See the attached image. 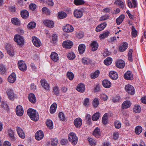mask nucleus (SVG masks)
I'll list each match as a JSON object with an SVG mask.
<instances>
[{
  "instance_id": "680f3d73",
  "label": "nucleus",
  "mask_w": 146,
  "mask_h": 146,
  "mask_svg": "<svg viewBox=\"0 0 146 146\" xmlns=\"http://www.w3.org/2000/svg\"><path fill=\"white\" fill-rule=\"evenodd\" d=\"M1 107L2 108L7 111H8L9 110V109L8 106L6 102H2L1 104Z\"/></svg>"
},
{
  "instance_id": "8fccbe9b",
  "label": "nucleus",
  "mask_w": 146,
  "mask_h": 146,
  "mask_svg": "<svg viewBox=\"0 0 146 146\" xmlns=\"http://www.w3.org/2000/svg\"><path fill=\"white\" fill-rule=\"evenodd\" d=\"M99 104V101L97 98L94 99L93 101V105L94 108H97Z\"/></svg>"
},
{
  "instance_id": "864d4df0",
  "label": "nucleus",
  "mask_w": 146,
  "mask_h": 146,
  "mask_svg": "<svg viewBox=\"0 0 146 146\" xmlns=\"http://www.w3.org/2000/svg\"><path fill=\"white\" fill-rule=\"evenodd\" d=\"M131 29L132 30L131 33V35H132L133 37H135L137 34V31L135 29L134 27L133 26H132Z\"/></svg>"
},
{
  "instance_id": "f3484780",
  "label": "nucleus",
  "mask_w": 146,
  "mask_h": 146,
  "mask_svg": "<svg viewBox=\"0 0 146 146\" xmlns=\"http://www.w3.org/2000/svg\"><path fill=\"white\" fill-rule=\"evenodd\" d=\"M74 123L76 127H80L82 125V119L80 118H76L74 120Z\"/></svg>"
},
{
  "instance_id": "f257e3e1",
  "label": "nucleus",
  "mask_w": 146,
  "mask_h": 146,
  "mask_svg": "<svg viewBox=\"0 0 146 146\" xmlns=\"http://www.w3.org/2000/svg\"><path fill=\"white\" fill-rule=\"evenodd\" d=\"M27 114L31 119L35 121L39 119V115L36 111L33 109H29L27 110Z\"/></svg>"
},
{
  "instance_id": "4be33fe9",
  "label": "nucleus",
  "mask_w": 146,
  "mask_h": 146,
  "mask_svg": "<svg viewBox=\"0 0 146 146\" xmlns=\"http://www.w3.org/2000/svg\"><path fill=\"white\" fill-rule=\"evenodd\" d=\"M93 135L97 138H99L101 135V131L99 128L97 127L95 128L93 132Z\"/></svg>"
},
{
  "instance_id": "f03ea898",
  "label": "nucleus",
  "mask_w": 146,
  "mask_h": 146,
  "mask_svg": "<svg viewBox=\"0 0 146 146\" xmlns=\"http://www.w3.org/2000/svg\"><path fill=\"white\" fill-rule=\"evenodd\" d=\"M14 40L16 42L17 45L21 46H22L25 43L23 37L18 35H15Z\"/></svg>"
},
{
  "instance_id": "2eb2a0df",
  "label": "nucleus",
  "mask_w": 146,
  "mask_h": 146,
  "mask_svg": "<svg viewBox=\"0 0 146 146\" xmlns=\"http://www.w3.org/2000/svg\"><path fill=\"white\" fill-rule=\"evenodd\" d=\"M44 24L46 27L50 28H52L54 27V22L50 20H44L43 22Z\"/></svg>"
},
{
  "instance_id": "bf43d9fd",
  "label": "nucleus",
  "mask_w": 146,
  "mask_h": 146,
  "mask_svg": "<svg viewBox=\"0 0 146 146\" xmlns=\"http://www.w3.org/2000/svg\"><path fill=\"white\" fill-rule=\"evenodd\" d=\"M6 72L5 68V66L2 64L0 65V72L2 74H4Z\"/></svg>"
},
{
  "instance_id": "774afa93",
  "label": "nucleus",
  "mask_w": 146,
  "mask_h": 146,
  "mask_svg": "<svg viewBox=\"0 0 146 146\" xmlns=\"http://www.w3.org/2000/svg\"><path fill=\"white\" fill-rule=\"evenodd\" d=\"M89 99L88 98H85L84 101V105L88 106L89 105Z\"/></svg>"
},
{
  "instance_id": "39448f33",
  "label": "nucleus",
  "mask_w": 146,
  "mask_h": 146,
  "mask_svg": "<svg viewBox=\"0 0 146 146\" xmlns=\"http://www.w3.org/2000/svg\"><path fill=\"white\" fill-rule=\"evenodd\" d=\"M18 65L19 69L21 70L25 71L26 70L27 66L24 61L22 60L19 61L18 62Z\"/></svg>"
},
{
  "instance_id": "9b49d317",
  "label": "nucleus",
  "mask_w": 146,
  "mask_h": 146,
  "mask_svg": "<svg viewBox=\"0 0 146 146\" xmlns=\"http://www.w3.org/2000/svg\"><path fill=\"white\" fill-rule=\"evenodd\" d=\"M44 136L43 132L42 131L39 130L35 133V136L36 140H40L43 138Z\"/></svg>"
},
{
  "instance_id": "09e8293b",
  "label": "nucleus",
  "mask_w": 146,
  "mask_h": 146,
  "mask_svg": "<svg viewBox=\"0 0 146 146\" xmlns=\"http://www.w3.org/2000/svg\"><path fill=\"white\" fill-rule=\"evenodd\" d=\"M74 3L76 5H80L84 4L85 2L83 0H74Z\"/></svg>"
},
{
  "instance_id": "49530a36",
  "label": "nucleus",
  "mask_w": 146,
  "mask_h": 146,
  "mask_svg": "<svg viewBox=\"0 0 146 146\" xmlns=\"http://www.w3.org/2000/svg\"><path fill=\"white\" fill-rule=\"evenodd\" d=\"M112 62V59L110 57H108L104 61V63L106 65H110Z\"/></svg>"
},
{
  "instance_id": "e433bc0d",
  "label": "nucleus",
  "mask_w": 146,
  "mask_h": 146,
  "mask_svg": "<svg viewBox=\"0 0 146 146\" xmlns=\"http://www.w3.org/2000/svg\"><path fill=\"white\" fill-rule=\"evenodd\" d=\"M46 124L49 129H51L53 128V123L51 120L48 119L46 122Z\"/></svg>"
},
{
  "instance_id": "6ab92c4d",
  "label": "nucleus",
  "mask_w": 146,
  "mask_h": 146,
  "mask_svg": "<svg viewBox=\"0 0 146 146\" xmlns=\"http://www.w3.org/2000/svg\"><path fill=\"white\" fill-rule=\"evenodd\" d=\"M41 85L42 87L46 90H48L50 87L48 84L45 80H41L40 81Z\"/></svg>"
},
{
  "instance_id": "5fc2aeb1",
  "label": "nucleus",
  "mask_w": 146,
  "mask_h": 146,
  "mask_svg": "<svg viewBox=\"0 0 146 146\" xmlns=\"http://www.w3.org/2000/svg\"><path fill=\"white\" fill-rule=\"evenodd\" d=\"M141 107L138 105L135 106L133 108V111L135 113H139L141 111Z\"/></svg>"
},
{
  "instance_id": "69168bd1",
  "label": "nucleus",
  "mask_w": 146,
  "mask_h": 146,
  "mask_svg": "<svg viewBox=\"0 0 146 146\" xmlns=\"http://www.w3.org/2000/svg\"><path fill=\"white\" fill-rule=\"evenodd\" d=\"M58 143V139L57 138H55L52 140L51 145L52 146H56Z\"/></svg>"
},
{
  "instance_id": "58836bf2",
  "label": "nucleus",
  "mask_w": 146,
  "mask_h": 146,
  "mask_svg": "<svg viewBox=\"0 0 146 146\" xmlns=\"http://www.w3.org/2000/svg\"><path fill=\"white\" fill-rule=\"evenodd\" d=\"M100 116V113L99 112H97L95 113L92 116V120L94 121H97L99 118Z\"/></svg>"
},
{
  "instance_id": "473e14b6",
  "label": "nucleus",
  "mask_w": 146,
  "mask_h": 146,
  "mask_svg": "<svg viewBox=\"0 0 146 146\" xmlns=\"http://www.w3.org/2000/svg\"><path fill=\"white\" fill-rule=\"evenodd\" d=\"M128 44L126 42L123 43V44L119 47V50L121 52L125 51L127 48Z\"/></svg>"
},
{
  "instance_id": "b1692460",
  "label": "nucleus",
  "mask_w": 146,
  "mask_h": 146,
  "mask_svg": "<svg viewBox=\"0 0 146 146\" xmlns=\"http://www.w3.org/2000/svg\"><path fill=\"white\" fill-rule=\"evenodd\" d=\"M16 79V77L15 74L13 73H12L9 77L8 80L11 83H13L15 82Z\"/></svg>"
},
{
  "instance_id": "0e129e2a",
  "label": "nucleus",
  "mask_w": 146,
  "mask_h": 146,
  "mask_svg": "<svg viewBox=\"0 0 146 146\" xmlns=\"http://www.w3.org/2000/svg\"><path fill=\"white\" fill-rule=\"evenodd\" d=\"M59 117L61 120L62 121H64L66 119L64 114L62 112L59 113Z\"/></svg>"
},
{
  "instance_id": "a211bd4d",
  "label": "nucleus",
  "mask_w": 146,
  "mask_h": 146,
  "mask_svg": "<svg viewBox=\"0 0 146 146\" xmlns=\"http://www.w3.org/2000/svg\"><path fill=\"white\" fill-rule=\"evenodd\" d=\"M106 23H101L96 27V31L99 32L102 31L106 27Z\"/></svg>"
},
{
  "instance_id": "0eeeda50",
  "label": "nucleus",
  "mask_w": 146,
  "mask_h": 146,
  "mask_svg": "<svg viewBox=\"0 0 146 146\" xmlns=\"http://www.w3.org/2000/svg\"><path fill=\"white\" fill-rule=\"evenodd\" d=\"M32 41L34 45L36 47H39L41 45L40 40L35 36L32 37Z\"/></svg>"
},
{
  "instance_id": "a878e982",
  "label": "nucleus",
  "mask_w": 146,
  "mask_h": 146,
  "mask_svg": "<svg viewBox=\"0 0 146 146\" xmlns=\"http://www.w3.org/2000/svg\"><path fill=\"white\" fill-rule=\"evenodd\" d=\"M50 58L53 61L56 62L59 60L58 54L55 52H52L50 55Z\"/></svg>"
},
{
  "instance_id": "3c124183",
  "label": "nucleus",
  "mask_w": 146,
  "mask_h": 146,
  "mask_svg": "<svg viewBox=\"0 0 146 146\" xmlns=\"http://www.w3.org/2000/svg\"><path fill=\"white\" fill-rule=\"evenodd\" d=\"M36 24L34 22H31L29 23L27 25L28 28L30 29L34 28L36 26Z\"/></svg>"
},
{
  "instance_id": "bb28decb",
  "label": "nucleus",
  "mask_w": 146,
  "mask_h": 146,
  "mask_svg": "<svg viewBox=\"0 0 146 146\" xmlns=\"http://www.w3.org/2000/svg\"><path fill=\"white\" fill-rule=\"evenodd\" d=\"M102 84L103 86L105 88H110L111 85V82L107 80H104L102 82Z\"/></svg>"
},
{
  "instance_id": "72a5a7b5",
  "label": "nucleus",
  "mask_w": 146,
  "mask_h": 146,
  "mask_svg": "<svg viewBox=\"0 0 146 146\" xmlns=\"http://www.w3.org/2000/svg\"><path fill=\"white\" fill-rule=\"evenodd\" d=\"M82 62L84 64L88 65L91 63L92 61L90 58L84 57L82 59Z\"/></svg>"
},
{
  "instance_id": "4d7b16f0",
  "label": "nucleus",
  "mask_w": 146,
  "mask_h": 146,
  "mask_svg": "<svg viewBox=\"0 0 146 146\" xmlns=\"http://www.w3.org/2000/svg\"><path fill=\"white\" fill-rule=\"evenodd\" d=\"M133 50L132 49H130L129 51L128 56V59L129 60L131 61H132L133 60L132 59V54L133 52Z\"/></svg>"
},
{
  "instance_id": "79ce46f5",
  "label": "nucleus",
  "mask_w": 146,
  "mask_h": 146,
  "mask_svg": "<svg viewBox=\"0 0 146 146\" xmlns=\"http://www.w3.org/2000/svg\"><path fill=\"white\" fill-rule=\"evenodd\" d=\"M110 33L109 31H106L100 34L99 37L101 39H104L108 37L110 34Z\"/></svg>"
},
{
  "instance_id": "423d86ee",
  "label": "nucleus",
  "mask_w": 146,
  "mask_h": 146,
  "mask_svg": "<svg viewBox=\"0 0 146 146\" xmlns=\"http://www.w3.org/2000/svg\"><path fill=\"white\" fill-rule=\"evenodd\" d=\"M125 89L126 91L131 95L135 94V91L134 87L131 85H127L125 86Z\"/></svg>"
},
{
  "instance_id": "393cba45",
  "label": "nucleus",
  "mask_w": 146,
  "mask_h": 146,
  "mask_svg": "<svg viewBox=\"0 0 146 146\" xmlns=\"http://www.w3.org/2000/svg\"><path fill=\"white\" fill-rule=\"evenodd\" d=\"M131 105V103L129 101H125L122 103L121 108L123 109H126L129 108Z\"/></svg>"
},
{
  "instance_id": "9d476101",
  "label": "nucleus",
  "mask_w": 146,
  "mask_h": 146,
  "mask_svg": "<svg viewBox=\"0 0 146 146\" xmlns=\"http://www.w3.org/2000/svg\"><path fill=\"white\" fill-rule=\"evenodd\" d=\"M16 114L18 116H21L23 115L24 111L21 105H18L16 107Z\"/></svg>"
},
{
  "instance_id": "aec40b11",
  "label": "nucleus",
  "mask_w": 146,
  "mask_h": 146,
  "mask_svg": "<svg viewBox=\"0 0 146 146\" xmlns=\"http://www.w3.org/2000/svg\"><path fill=\"white\" fill-rule=\"evenodd\" d=\"M76 89L77 91L80 92H84L85 90V86L84 84L83 83H80L78 85Z\"/></svg>"
},
{
  "instance_id": "cd10ccee",
  "label": "nucleus",
  "mask_w": 146,
  "mask_h": 146,
  "mask_svg": "<svg viewBox=\"0 0 146 146\" xmlns=\"http://www.w3.org/2000/svg\"><path fill=\"white\" fill-rule=\"evenodd\" d=\"M86 46L84 44H80L78 48V50L79 53L80 54H83L85 51Z\"/></svg>"
},
{
  "instance_id": "052dcab7",
  "label": "nucleus",
  "mask_w": 146,
  "mask_h": 146,
  "mask_svg": "<svg viewBox=\"0 0 146 146\" xmlns=\"http://www.w3.org/2000/svg\"><path fill=\"white\" fill-rule=\"evenodd\" d=\"M114 125L116 128L119 129L121 127V124L119 121H116L115 122Z\"/></svg>"
},
{
  "instance_id": "6e6552de",
  "label": "nucleus",
  "mask_w": 146,
  "mask_h": 146,
  "mask_svg": "<svg viewBox=\"0 0 146 146\" xmlns=\"http://www.w3.org/2000/svg\"><path fill=\"white\" fill-rule=\"evenodd\" d=\"M16 130L19 137L21 138L24 139L25 137V134L23 129L20 127L17 126Z\"/></svg>"
},
{
  "instance_id": "c756f323",
  "label": "nucleus",
  "mask_w": 146,
  "mask_h": 146,
  "mask_svg": "<svg viewBox=\"0 0 146 146\" xmlns=\"http://www.w3.org/2000/svg\"><path fill=\"white\" fill-rule=\"evenodd\" d=\"M12 23L17 26H19L20 25L21 22L17 18H13L11 19Z\"/></svg>"
},
{
  "instance_id": "5701e85b",
  "label": "nucleus",
  "mask_w": 146,
  "mask_h": 146,
  "mask_svg": "<svg viewBox=\"0 0 146 146\" xmlns=\"http://www.w3.org/2000/svg\"><path fill=\"white\" fill-rule=\"evenodd\" d=\"M109 76L111 79L113 80H116L118 77L117 73L113 71H111L109 74Z\"/></svg>"
},
{
  "instance_id": "f8f14e48",
  "label": "nucleus",
  "mask_w": 146,
  "mask_h": 146,
  "mask_svg": "<svg viewBox=\"0 0 146 146\" xmlns=\"http://www.w3.org/2000/svg\"><path fill=\"white\" fill-rule=\"evenodd\" d=\"M74 16L77 18H81L83 15V12L80 9H76L74 12Z\"/></svg>"
},
{
  "instance_id": "c9c22d12",
  "label": "nucleus",
  "mask_w": 146,
  "mask_h": 146,
  "mask_svg": "<svg viewBox=\"0 0 146 146\" xmlns=\"http://www.w3.org/2000/svg\"><path fill=\"white\" fill-rule=\"evenodd\" d=\"M57 107V105L56 103H53L51 105L50 110V112L51 113L53 114L55 112Z\"/></svg>"
},
{
  "instance_id": "f704fd0d",
  "label": "nucleus",
  "mask_w": 146,
  "mask_h": 146,
  "mask_svg": "<svg viewBox=\"0 0 146 146\" xmlns=\"http://www.w3.org/2000/svg\"><path fill=\"white\" fill-rule=\"evenodd\" d=\"M21 15L23 19H26L28 17L29 13L27 11L24 10L21 11Z\"/></svg>"
},
{
  "instance_id": "4468645a",
  "label": "nucleus",
  "mask_w": 146,
  "mask_h": 146,
  "mask_svg": "<svg viewBox=\"0 0 146 146\" xmlns=\"http://www.w3.org/2000/svg\"><path fill=\"white\" fill-rule=\"evenodd\" d=\"M63 29L64 31L68 33L72 32L74 31L73 27L70 25H67L63 27Z\"/></svg>"
},
{
  "instance_id": "c03bdc74",
  "label": "nucleus",
  "mask_w": 146,
  "mask_h": 146,
  "mask_svg": "<svg viewBox=\"0 0 146 146\" xmlns=\"http://www.w3.org/2000/svg\"><path fill=\"white\" fill-rule=\"evenodd\" d=\"M67 57L69 60H73L75 58L76 56L74 53L70 52L68 54Z\"/></svg>"
},
{
  "instance_id": "4c0bfd02",
  "label": "nucleus",
  "mask_w": 146,
  "mask_h": 146,
  "mask_svg": "<svg viewBox=\"0 0 146 146\" xmlns=\"http://www.w3.org/2000/svg\"><path fill=\"white\" fill-rule=\"evenodd\" d=\"M115 3L116 4L119 5L120 7L123 9L125 6V4L121 0H116Z\"/></svg>"
},
{
  "instance_id": "dca6fc26",
  "label": "nucleus",
  "mask_w": 146,
  "mask_h": 146,
  "mask_svg": "<svg viewBox=\"0 0 146 146\" xmlns=\"http://www.w3.org/2000/svg\"><path fill=\"white\" fill-rule=\"evenodd\" d=\"M124 78L127 80H131L133 79V74L130 71H127L124 74Z\"/></svg>"
},
{
  "instance_id": "e2e57ef3",
  "label": "nucleus",
  "mask_w": 146,
  "mask_h": 146,
  "mask_svg": "<svg viewBox=\"0 0 146 146\" xmlns=\"http://www.w3.org/2000/svg\"><path fill=\"white\" fill-rule=\"evenodd\" d=\"M88 141L91 145H95L96 144V142L93 139L91 138H88Z\"/></svg>"
},
{
  "instance_id": "ddd939ff",
  "label": "nucleus",
  "mask_w": 146,
  "mask_h": 146,
  "mask_svg": "<svg viewBox=\"0 0 146 146\" xmlns=\"http://www.w3.org/2000/svg\"><path fill=\"white\" fill-rule=\"evenodd\" d=\"M62 46L64 48H70L72 46L73 43L72 41L67 40L64 41L62 43Z\"/></svg>"
},
{
  "instance_id": "ea45409f",
  "label": "nucleus",
  "mask_w": 146,
  "mask_h": 146,
  "mask_svg": "<svg viewBox=\"0 0 146 146\" xmlns=\"http://www.w3.org/2000/svg\"><path fill=\"white\" fill-rule=\"evenodd\" d=\"M100 72L99 70H97L93 73L91 74V77L92 79H94L98 77L100 74Z\"/></svg>"
},
{
  "instance_id": "7c9ffc66",
  "label": "nucleus",
  "mask_w": 146,
  "mask_h": 146,
  "mask_svg": "<svg viewBox=\"0 0 146 146\" xmlns=\"http://www.w3.org/2000/svg\"><path fill=\"white\" fill-rule=\"evenodd\" d=\"M91 46L92 47V50L94 51H96L98 48V45L97 42L96 41H94L91 44Z\"/></svg>"
},
{
  "instance_id": "603ef678",
  "label": "nucleus",
  "mask_w": 146,
  "mask_h": 146,
  "mask_svg": "<svg viewBox=\"0 0 146 146\" xmlns=\"http://www.w3.org/2000/svg\"><path fill=\"white\" fill-rule=\"evenodd\" d=\"M42 13H45L47 15H49L50 11L46 7H43L42 9Z\"/></svg>"
},
{
  "instance_id": "2f4dec72",
  "label": "nucleus",
  "mask_w": 146,
  "mask_h": 146,
  "mask_svg": "<svg viewBox=\"0 0 146 146\" xmlns=\"http://www.w3.org/2000/svg\"><path fill=\"white\" fill-rule=\"evenodd\" d=\"M125 18L124 15H122L117 19H116V23L118 25H120L123 21Z\"/></svg>"
},
{
  "instance_id": "37998d69",
  "label": "nucleus",
  "mask_w": 146,
  "mask_h": 146,
  "mask_svg": "<svg viewBox=\"0 0 146 146\" xmlns=\"http://www.w3.org/2000/svg\"><path fill=\"white\" fill-rule=\"evenodd\" d=\"M108 114L105 113L102 118V122L104 125H106L108 123Z\"/></svg>"
},
{
  "instance_id": "412c9836",
  "label": "nucleus",
  "mask_w": 146,
  "mask_h": 146,
  "mask_svg": "<svg viewBox=\"0 0 146 146\" xmlns=\"http://www.w3.org/2000/svg\"><path fill=\"white\" fill-rule=\"evenodd\" d=\"M116 66L119 68H123L125 66L124 62L122 60H119L116 62Z\"/></svg>"
},
{
  "instance_id": "c85d7f7f",
  "label": "nucleus",
  "mask_w": 146,
  "mask_h": 146,
  "mask_svg": "<svg viewBox=\"0 0 146 146\" xmlns=\"http://www.w3.org/2000/svg\"><path fill=\"white\" fill-rule=\"evenodd\" d=\"M29 99L30 102L32 103H35L36 102V99L35 95L31 93L29 96Z\"/></svg>"
},
{
  "instance_id": "a19ab883",
  "label": "nucleus",
  "mask_w": 146,
  "mask_h": 146,
  "mask_svg": "<svg viewBox=\"0 0 146 146\" xmlns=\"http://www.w3.org/2000/svg\"><path fill=\"white\" fill-rule=\"evenodd\" d=\"M9 134V137L12 141H14L15 140V138L14 136L13 131L11 129H9L8 131Z\"/></svg>"
},
{
  "instance_id": "338daca9",
  "label": "nucleus",
  "mask_w": 146,
  "mask_h": 146,
  "mask_svg": "<svg viewBox=\"0 0 146 146\" xmlns=\"http://www.w3.org/2000/svg\"><path fill=\"white\" fill-rule=\"evenodd\" d=\"M120 99V97L119 96H116L113 98L112 99V101L113 102H118Z\"/></svg>"
},
{
  "instance_id": "a18cd8bd",
  "label": "nucleus",
  "mask_w": 146,
  "mask_h": 146,
  "mask_svg": "<svg viewBox=\"0 0 146 146\" xmlns=\"http://www.w3.org/2000/svg\"><path fill=\"white\" fill-rule=\"evenodd\" d=\"M142 131V128L140 126L138 125L136 127L135 129V132L137 135L139 134Z\"/></svg>"
},
{
  "instance_id": "1a4fd4ad",
  "label": "nucleus",
  "mask_w": 146,
  "mask_h": 146,
  "mask_svg": "<svg viewBox=\"0 0 146 146\" xmlns=\"http://www.w3.org/2000/svg\"><path fill=\"white\" fill-rule=\"evenodd\" d=\"M7 94L8 98L10 100L13 101L16 98L15 95L13 91L11 89H8L7 91Z\"/></svg>"
},
{
  "instance_id": "de8ad7c7",
  "label": "nucleus",
  "mask_w": 146,
  "mask_h": 146,
  "mask_svg": "<svg viewBox=\"0 0 146 146\" xmlns=\"http://www.w3.org/2000/svg\"><path fill=\"white\" fill-rule=\"evenodd\" d=\"M58 15L60 19H63L66 18L67 16L66 14L63 11L59 12L58 13Z\"/></svg>"
},
{
  "instance_id": "6e6d98bb",
  "label": "nucleus",
  "mask_w": 146,
  "mask_h": 146,
  "mask_svg": "<svg viewBox=\"0 0 146 146\" xmlns=\"http://www.w3.org/2000/svg\"><path fill=\"white\" fill-rule=\"evenodd\" d=\"M67 77L70 80H72L74 78V75L71 72H68L67 73Z\"/></svg>"
},
{
  "instance_id": "13d9d810",
  "label": "nucleus",
  "mask_w": 146,
  "mask_h": 146,
  "mask_svg": "<svg viewBox=\"0 0 146 146\" xmlns=\"http://www.w3.org/2000/svg\"><path fill=\"white\" fill-rule=\"evenodd\" d=\"M53 92L55 95L58 96L59 93V88L57 86H56L54 88Z\"/></svg>"
},
{
  "instance_id": "20e7f679",
  "label": "nucleus",
  "mask_w": 146,
  "mask_h": 146,
  "mask_svg": "<svg viewBox=\"0 0 146 146\" xmlns=\"http://www.w3.org/2000/svg\"><path fill=\"white\" fill-rule=\"evenodd\" d=\"M5 48L8 54L11 56H13L14 54L13 48L12 46L8 43H7L5 45Z\"/></svg>"
},
{
  "instance_id": "7ed1b4c3",
  "label": "nucleus",
  "mask_w": 146,
  "mask_h": 146,
  "mask_svg": "<svg viewBox=\"0 0 146 146\" xmlns=\"http://www.w3.org/2000/svg\"><path fill=\"white\" fill-rule=\"evenodd\" d=\"M69 140L73 145H75L77 143L78 137L74 133L71 132L69 135Z\"/></svg>"
}]
</instances>
